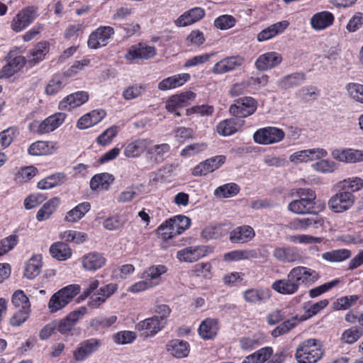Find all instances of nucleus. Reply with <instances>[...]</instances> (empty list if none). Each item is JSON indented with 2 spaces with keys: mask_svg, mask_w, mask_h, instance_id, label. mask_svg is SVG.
<instances>
[{
  "mask_svg": "<svg viewBox=\"0 0 363 363\" xmlns=\"http://www.w3.org/2000/svg\"><path fill=\"white\" fill-rule=\"evenodd\" d=\"M320 278L318 272L311 268L298 266L292 268L286 278L274 281L272 289L282 295L296 294L301 284L311 286Z\"/></svg>",
  "mask_w": 363,
  "mask_h": 363,
  "instance_id": "f257e3e1",
  "label": "nucleus"
},
{
  "mask_svg": "<svg viewBox=\"0 0 363 363\" xmlns=\"http://www.w3.org/2000/svg\"><path fill=\"white\" fill-rule=\"evenodd\" d=\"M323 354L324 350L320 340L309 338L298 345L294 357L298 363H317Z\"/></svg>",
  "mask_w": 363,
  "mask_h": 363,
  "instance_id": "f03ea898",
  "label": "nucleus"
},
{
  "mask_svg": "<svg viewBox=\"0 0 363 363\" xmlns=\"http://www.w3.org/2000/svg\"><path fill=\"white\" fill-rule=\"evenodd\" d=\"M167 272L164 265H154L146 269L142 275L143 280L135 282L128 287V291L136 294L152 288L160 282V277Z\"/></svg>",
  "mask_w": 363,
  "mask_h": 363,
  "instance_id": "7ed1b4c3",
  "label": "nucleus"
},
{
  "mask_svg": "<svg viewBox=\"0 0 363 363\" xmlns=\"http://www.w3.org/2000/svg\"><path fill=\"white\" fill-rule=\"evenodd\" d=\"M81 287L79 284H69L55 292L50 297L48 308L51 313H57L68 305L79 294Z\"/></svg>",
  "mask_w": 363,
  "mask_h": 363,
  "instance_id": "20e7f679",
  "label": "nucleus"
},
{
  "mask_svg": "<svg viewBox=\"0 0 363 363\" xmlns=\"http://www.w3.org/2000/svg\"><path fill=\"white\" fill-rule=\"evenodd\" d=\"M38 16V9L30 6L22 9L11 22V28L16 33L21 32L28 28Z\"/></svg>",
  "mask_w": 363,
  "mask_h": 363,
  "instance_id": "39448f33",
  "label": "nucleus"
},
{
  "mask_svg": "<svg viewBox=\"0 0 363 363\" xmlns=\"http://www.w3.org/2000/svg\"><path fill=\"white\" fill-rule=\"evenodd\" d=\"M284 131L275 126H267L257 130L253 134L254 141L259 145H272L283 140Z\"/></svg>",
  "mask_w": 363,
  "mask_h": 363,
  "instance_id": "423d86ee",
  "label": "nucleus"
},
{
  "mask_svg": "<svg viewBox=\"0 0 363 363\" xmlns=\"http://www.w3.org/2000/svg\"><path fill=\"white\" fill-rule=\"evenodd\" d=\"M212 252L213 247L208 245H191L177 251L176 257L180 262L192 263Z\"/></svg>",
  "mask_w": 363,
  "mask_h": 363,
  "instance_id": "0eeeda50",
  "label": "nucleus"
},
{
  "mask_svg": "<svg viewBox=\"0 0 363 363\" xmlns=\"http://www.w3.org/2000/svg\"><path fill=\"white\" fill-rule=\"evenodd\" d=\"M257 108V101L250 96L239 98L230 107L232 115L238 118H245L253 114Z\"/></svg>",
  "mask_w": 363,
  "mask_h": 363,
  "instance_id": "6e6552de",
  "label": "nucleus"
},
{
  "mask_svg": "<svg viewBox=\"0 0 363 363\" xmlns=\"http://www.w3.org/2000/svg\"><path fill=\"white\" fill-rule=\"evenodd\" d=\"M355 201V196L350 191L340 188L328 201L329 207L335 213H342L350 208Z\"/></svg>",
  "mask_w": 363,
  "mask_h": 363,
  "instance_id": "1a4fd4ad",
  "label": "nucleus"
},
{
  "mask_svg": "<svg viewBox=\"0 0 363 363\" xmlns=\"http://www.w3.org/2000/svg\"><path fill=\"white\" fill-rule=\"evenodd\" d=\"M102 345V340L91 337L81 342L73 352V357L77 362H83L96 352Z\"/></svg>",
  "mask_w": 363,
  "mask_h": 363,
  "instance_id": "9d476101",
  "label": "nucleus"
},
{
  "mask_svg": "<svg viewBox=\"0 0 363 363\" xmlns=\"http://www.w3.org/2000/svg\"><path fill=\"white\" fill-rule=\"evenodd\" d=\"M114 35V30L111 26H100L94 30L89 36L88 47L97 49L106 46Z\"/></svg>",
  "mask_w": 363,
  "mask_h": 363,
  "instance_id": "9b49d317",
  "label": "nucleus"
},
{
  "mask_svg": "<svg viewBox=\"0 0 363 363\" xmlns=\"http://www.w3.org/2000/svg\"><path fill=\"white\" fill-rule=\"evenodd\" d=\"M245 59L240 55L226 57L216 62L211 68V72L215 74H224L233 72L243 65Z\"/></svg>",
  "mask_w": 363,
  "mask_h": 363,
  "instance_id": "f8f14e48",
  "label": "nucleus"
},
{
  "mask_svg": "<svg viewBox=\"0 0 363 363\" xmlns=\"http://www.w3.org/2000/svg\"><path fill=\"white\" fill-rule=\"evenodd\" d=\"M86 308L83 306L69 313L66 317L56 322L57 331L62 335L70 333L74 326L86 314Z\"/></svg>",
  "mask_w": 363,
  "mask_h": 363,
  "instance_id": "ddd939ff",
  "label": "nucleus"
},
{
  "mask_svg": "<svg viewBox=\"0 0 363 363\" xmlns=\"http://www.w3.org/2000/svg\"><path fill=\"white\" fill-rule=\"evenodd\" d=\"M196 98V94L191 91L183 92L171 96L166 102V109L168 112L180 116L179 108L188 106Z\"/></svg>",
  "mask_w": 363,
  "mask_h": 363,
  "instance_id": "4468645a",
  "label": "nucleus"
},
{
  "mask_svg": "<svg viewBox=\"0 0 363 363\" xmlns=\"http://www.w3.org/2000/svg\"><path fill=\"white\" fill-rule=\"evenodd\" d=\"M157 51L154 46L143 43L132 45L125 55L128 61H136L138 60H148L156 55Z\"/></svg>",
  "mask_w": 363,
  "mask_h": 363,
  "instance_id": "2eb2a0df",
  "label": "nucleus"
},
{
  "mask_svg": "<svg viewBox=\"0 0 363 363\" xmlns=\"http://www.w3.org/2000/svg\"><path fill=\"white\" fill-rule=\"evenodd\" d=\"M328 152L323 148L303 150L294 152L289 156V161L294 164L308 162L325 157Z\"/></svg>",
  "mask_w": 363,
  "mask_h": 363,
  "instance_id": "dca6fc26",
  "label": "nucleus"
},
{
  "mask_svg": "<svg viewBox=\"0 0 363 363\" xmlns=\"http://www.w3.org/2000/svg\"><path fill=\"white\" fill-rule=\"evenodd\" d=\"M166 324L163 319L159 320L154 315L139 322L136 325V328L140 332V335L144 337H152L158 332L162 330Z\"/></svg>",
  "mask_w": 363,
  "mask_h": 363,
  "instance_id": "f3484780",
  "label": "nucleus"
},
{
  "mask_svg": "<svg viewBox=\"0 0 363 363\" xmlns=\"http://www.w3.org/2000/svg\"><path fill=\"white\" fill-rule=\"evenodd\" d=\"M225 160L226 157L221 155L208 158L196 165L193 169L192 174L197 177L206 175L207 174L218 169L225 163Z\"/></svg>",
  "mask_w": 363,
  "mask_h": 363,
  "instance_id": "a211bd4d",
  "label": "nucleus"
},
{
  "mask_svg": "<svg viewBox=\"0 0 363 363\" xmlns=\"http://www.w3.org/2000/svg\"><path fill=\"white\" fill-rule=\"evenodd\" d=\"M332 157L340 162L345 163H357L363 162V150L352 148L335 149L331 152Z\"/></svg>",
  "mask_w": 363,
  "mask_h": 363,
  "instance_id": "6ab92c4d",
  "label": "nucleus"
},
{
  "mask_svg": "<svg viewBox=\"0 0 363 363\" xmlns=\"http://www.w3.org/2000/svg\"><path fill=\"white\" fill-rule=\"evenodd\" d=\"M273 257L283 263H294L301 259L298 248L292 246L276 247L273 251Z\"/></svg>",
  "mask_w": 363,
  "mask_h": 363,
  "instance_id": "aec40b11",
  "label": "nucleus"
},
{
  "mask_svg": "<svg viewBox=\"0 0 363 363\" xmlns=\"http://www.w3.org/2000/svg\"><path fill=\"white\" fill-rule=\"evenodd\" d=\"M282 62L281 55L277 52H268L258 57L255 62L259 71H267L277 67Z\"/></svg>",
  "mask_w": 363,
  "mask_h": 363,
  "instance_id": "412c9836",
  "label": "nucleus"
},
{
  "mask_svg": "<svg viewBox=\"0 0 363 363\" xmlns=\"http://www.w3.org/2000/svg\"><path fill=\"white\" fill-rule=\"evenodd\" d=\"M89 99V94L86 91H77L64 98L59 104V108L62 111H70L80 106Z\"/></svg>",
  "mask_w": 363,
  "mask_h": 363,
  "instance_id": "4be33fe9",
  "label": "nucleus"
},
{
  "mask_svg": "<svg viewBox=\"0 0 363 363\" xmlns=\"http://www.w3.org/2000/svg\"><path fill=\"white\" fill-rule=\"evenodd\" d=\"M59 148L58 143L55 141H36L32 143L28 152L30 155L41 156L54 154Z\"/></svg>",
  "mask_w": 363,
  "mask_h": 363,
  "instance_id": "5701e85b",
  "label": "nucleus"
},
{
  "mask_svg": "<svg viewBox=\"0 0 363 363\" xmlns=\"http://www.w3.org/2000/svg\"><path fill=\"white\" fill-rule=\"evenodd\" d=\"M244 300L250 304L266 303L271 297L270 291L264 288H252L242 293Z\"/></svg>",
  "mask_w": 363,
  "mask_h": 363,
  "instance_id": "b1692460",
  "label": "nucleus"
},
{
  "mask_svg": "<svg viewBox=\"0 0 363 363\" xmlns=\"http://www.w3.org/2000/svg\"><path fill=\"white\" fill-rule=\"evenodd\" d=\"M245 121L236 118H231L223 120L218 123L216 126L217 132L223 136H230L237 133L244 125Z\"/></svg>",
  "mask_w": 363,
  "mask_h": 363,
  "instance_id": "393cba45",
  "label": "nucleus"
},
{
  "mask_svg": "<svg viewBox=\"0 0 363 363\" xmlns=\"http://www.w3.org/2000/svg\"><path fill=\"white\" fill-rule=\"evenodd\" d=\"M66 118V114L62 112L52 114L43 121L38 126L37 132L45 134L52 132L62 124Z\"/></svg>",
  "mask_w": 363,
  "mask_h": 363,
  "instance_id": "a878e982",
  "label": "nucleus"
},
{
  "mask_svg": "<svg viewBox=\"0 0 363 363\" xmlns=\"http://www.w3.org/2000/svg\"><path fill=\"white\" fill-rule=\"evenodd\" d=\"M106 113L103 109H95L83 115L77 121V127L84 130L89 128L101 121Z\"/></svg>",
  "mask_w": 363,
  "mask_h": 363,
  "instance_id": "bb28decb",
  "label": "nucleus"
},
{
  "mask_svg": "<svg viewBox=\"0 0 363 363\" xmlns=\"http://www.w3.org/2000/svg\"><path fill=\"white\" fill-rule=\"evenodd\" d=\"M255 236L254 229L250 225H243L230 232L229 240L233 243H246L252 240Z\"/></svg>",
  "mask_w": 363,
  "mask_h": 363,
  "instance_id": "cd10ccee",
  "label": "nucleus"
},
{
  "mask_svg": "<svg viewBox=\"0 0 363 363\" xmlns=\"http://www.w3.org/2000/svg\"><path fill=\"white\" fill-rule=\"evenodd\" d=\"M289 26L288 21H282L275 23L267 28L262 30L257 35L259 42H264L270 40L279 34L284 32Z\"/></svg>",
  "mask_w": 363,
  "mask_h": 363,
  "instance_id": "c85d7f7f",
  "label": "nucleus"
},
{
  "mask_svg": "<svg viewBox=\"0 0 363 363\" xmlns=\"http://www.w3.org/2000/svg\"><path fill=\"white\" fill-rule=\"evenodd\" d=\"M334 21V15L330 11H324L315 13L311 18L310 23L315 30H322L332 26Z\"/></svg>",
  "mask_w": 363,
  "mask_h": 363,
  "instance_id": "c756f323",
  "label": "nucleus"
},
{
  "mask_svg": "<svg viewBox=\"0 0 363 363\" xmlns=\"http://www.w3.org/2000/svg\"><path fill=\"white\" fill-rule=\"evenodd\" d=\"M167 351L176 358H184L188 356L190 352V345L188 342L174 339L169 341L166 345Z\"/></svg>",
  "mask_w": 363,
  "mask_h": 363,
  "instance_id": "7c9ffc66",
  "label": "nucleus"
},
{
  "mask_svg": "<svg viewBox=\"0 0 363 363\" xmlns=\"http://www.w3.org/2000/svg\"><path fill=\"white\" fill-rule=\"evenodd\" d=\"M106 263V259L101 253L89 252L82 257L83 268L87 271H96L101 268Z\"/></svg>",
  "mask_w": 363,
  "mask_h": 363,
  "instance_id": "2f4dec72",
  "label": "nucleus"
},
{
  "mask_svg": "<svg viewBox=\"0 0 363 363\" xmlns=\"http://www.w3.org/2000/svg\"><path fill=\"white\" fill-rule=\"evenodd\" d=\"M190 78L191 76L188 73L174 74L162 79L158 84V89L162 91L176 89L184 85L190 79Z\"/></svg>",
  "mask_w": 363,
  "mask_h": 363,
  "instance_id": "473e14b6",
  "label": "nucleus"
},
{
  "mask_svg": "<svg viewBox=\"0 0 363 363\" xmlns=\"http://www.w3.org/2000/svg\"><path fill=\"white\" fill-rule=\"evenodd\" d=\"M323 223L322 218H318L317 216H313L310 218H295L291 220L286 225V227L293 230H306L308 228L313 226L318 228Z\"/></svg>",
  "mask_w": 363,
  "mask_h": 363,
  "instance_id": "72a5a7b5",
  "label": "nucleus"
},
{
  "mask_svg": "<svg viewBox=\"0 0 363 363\" xmlns=\"http://www.w3.org/2000/svg\"><path fill=\"white\" fill-rule=\"evenodd\" d=\"M219 330L218 322L215 318H206L203 320L198 329L199 334L203 340L213 339Z\"/></svg>",
  "mask_w": 363,
  "mask_h": 363,
  "instance_id": "f704fd0d",
  "label": "nucleus"
},
{
  "mask_svg": "<svg viewBox=\"0 0 363 363\" xmlns=\"http://www.w3.org/2000/svg\"><path fill=\"white\" fill-rule=\"evenodd\" d=\"M205 15V11L200 7H195L181 15L176 21L178 26L184 27L201 20Z\"/></svg>",
  "mask_w": 363,
  "mask_h": 363,
  "instance_id": "c9c22d12",
  "label": "nucleus"
},
{
  "mask_svg": "<svg viewBox=\"0 0 363 363\" xmlns=\"http://www.w3.org/2000/svg\"><path fill=\"white\" fill-rule=\"evenodd\" d=\"M50 50V44L47 41H40L30 50L28 62L30 65H35L45 59Z\"/></svg>",
  "mask_w": 363,
  "mask_h": 363,
  "instance_id": "e433bc0d",
  "label": "nucleus"
},
{
  "mask_svg": "<svg viewBox=\"0 0 363 363\" xmlns=\"http://www.w3.org/2000/svg\"><path fill=\"white\" fill-rule=\"evenodd\" d=\"M150 145L147 139L137 140L128 144L124 149V155L127 157H138L143 153Z\"/></svg>",
  "mask_w": 363,
  "mask_h": 363,
  "instance_id": "4c0bfd02",
  "label": "nucleus"
},
{
  "mask_svg": "<svg viewBox=\"0 0 363 363\" xmlns=\"http://www.w3.org/2000/svg\"><path fill=\"white\" fill-rule=\"evenodd\" d=\"M175 236L183 233L191 225V219L184 215H177L167 220Z\"/></svg>",
  "mask_w": 363,
  "mask_h": 363,
  "instance_id": "58836bf2",
  "label": "nucleus"
},
{
  "mask_svg": "<svg viewBox=\"0 0 363 363\" xmlns=\"http://www.w3.org/2000/svg\"><path fill=\"white\" fill-rule=\"evenodd\" d=\"M113 181V176L109 173L97 174L91 179L90 188L94 191L108 190Z\"/></svg>",
  "mask_w": 363,
  "mask_h": 363,
  "instance_id": "ea45409f",
  "label": "nucleus"
},
{
  "mask_svg": "<svg viewBox=\"0 0 363 363\" xmlns=\"http://www.w3.org/2000/svg\"><path fill=\"white\" fill-rule=\"evenodd\" d=\"M41 268V255H34L26 263L24 276L29 279H33L40 274Z\"/></svg>",
  "mask_w": 363,
  "mask_h": 363,
  "instance_id": "a19ab883",
  "label": "nucleus"
},
{
  "mask_svg": "<svg viewBox=\"0 0 363 363\" xmlns=\"http://www.w3.org/2000/svg\"><path fill=\"white\" fill-rule=\"evenodd\" d=\"M228 229L225 224L208 225L202 230L201 236L206 240L218 239L227 235Z\"/></svg>",
  "mask_w": 363,
  "mask_h": 363,
  "instance_id": "79ce46f5",
  "label": "nucleus"
},
{
  "mask_svg": "<svg viewBox=\"0 0 363 363\" xmlns=\"http://www.w3.org/2000/svg\"><path fill=\"white\" fill-rule=\"evenodd\" d=\"M257 257L258 252L256 250H235L225 253L223 259L226 262H237Z\"/></svg>",
  "mask_w": 363,
  "mask_h": 363,
  "instance_id": "37998d69",
  "label": "nucleus"
},
{
  "mask_svg": "<svg viewBox=\"0 0 363 363\" xmlns=\"http://www.w3.org/2000/svg\"><path fill=\"white\" fill-rule=\"evenodd\" d=\"M66 179V175L64 173L57 172L40 180L37 186L43 190L50 189L63 184Z\"/></svg>",
  "mask_w": 363,
  "mask_h": 363,
  "instance_id": "c03bdc74",
  "label": "nucleus"
},
{
  "mask_svg": "<svg viewBox=\"0 0 363 363\" xmlns=\"http://www.w3.org/2000/svg\"><path fill=\"white\" fill-rule=\"evenodd\" d=\"M170 150V145L167 143L155 145L147 149V155L148 159L155 163H160L164 159V155Z\"/></svg>",
  "mask_w": 363,
  "mask_h": 363,
  "instance_id": "a18cd8bd",
  "label": "nucleus"
},
{
  "mask_svg": "<svg viewBox=\"0 0 363 363\" xmlns=\"http://www.w3.org/2000/svg\"><path fill=\"white\" fill-rule=\"evenodd\" d=\"M60 205V199L57 197H53L43 204L38 210L36 214V218L38 221H43L48 219L55 211Z\"/></svg>",
  "mask_w": 363,
  "mask_h": 363,
  "instance_id": "49530a36",
  "label": "nucleus"
},
{
  "mask_svg": "<svg viewBox=\"0 0 363 363\" xmlns=\"http://www.w3.org/2000/svg\"><path fill=\"white\" fill-rule=\"evenodd\" d=\"M50 253L52 257L58 260H66L72 256V250L69 245L63 242H56L51 245Z\"/></svg>",
  "mask_w": 363,
  "mask_h": 363,
  "instance_id": "de8ad7c7",
  "label": "nucleus"
},
{
  "mask_svg": "<svg viewBox=\"0 0 363 363\" xmlns=\"http://www.w3.org/2000/svg\"><path fill=\"white\" fill-rule=\"evenodd\" d=\"M351 255L350 250L342 248L325 252L321 255V257L328 262H341L349 259Z\"/></svg>",
  "mask_w": 363,
  "mask_h": 363,
  "instance_id": "09e8293b",
  "label": "nucleus"
},
{
  "mask_svg": "<svg viewBox=\"0 0 363 363\" xmlns=\"http://www.w3.org/2000/svg\"><path fill=\"white\" fill-rule=\"evenodd\" d=\"M90 208L91 205L89 202L80 203L67 213L65 219L69 223L77 222L83 218Z\"/></svg>",
  "mask_w": 363,
  "mask_h": 363,
  "instance_id": "8fccbe9b",
  "label": "nucleus"
},
{
  "mask_svg": "<svg viewBox=\"0 0 363 363\" xmlns=\"http://www.w3.org/2000/svg\"><path fill=\"white\" fill-rule=\"evenodd\" d=\"M272 352L273 350L272 347H262L247 356L242 363H264L271 357Z\"/></svg>",
  "mask_w": 363,
  "mask_h": 363,
  "instance_id": "3c124183",
  "label": "nucleus"
},
{
  "mask_svg": "<svg viewBox=\"0 0 363 363\" xmlns=\"http://www.w3.org/2000/svg\"><path fill=\"white\" fill-rule=\"evenodd\" d=\"M67 84V78L60 74H55L48 82L45 87V93L48 95H55L60 92Z\"/></svg>",
  "mask_w": 363,
  "mask_h": 363,
  "instance_id": "603ef678",
  "label": "nucleus"
},
{
  "mask_svg": "<svg viewBox=\"0 0 363 363\" xmlns=\"http://www.w3.org/2000/svg\"><path fill=\"white\" fill-rule=\"evenodd\" d=\"M306 80V74L303 72H296L283 77L280 86L285 89H291L299 86Z\"/></svg>",
  "mask_w": 363,
  "mask_h": 363,
  "instance_id": "864d4df0",
  "label": "nucleus"
},
{
  "mask_svg": "<svg viewBox=\"0 0 363 363\" xmlns=\"http://www.w3.org/2000/svg\"><path fill=\"white\" fill-rule=\"evenodd\" d=\"M240 191L239 186L235 183H228L217 187L214 196L219 198H230L236 196Z\"/></svg>",
  "mask_w": 363,
  "mask_h": 363,
  "instance_id": "5fc2aeb1",
  "label": "nucleus"
},
{
  "mask_svg": "<svg viewBox=\"0 0 363 363\" xmlns=\"http://www.w3.org/2000/svg\"><path fill=\"white\" fill-rule=\"evenodd\" d=\"M38 173V170L34 166H27L18 169L14 174L16 182L24 183L33 178Z\"/></svg>",
  "mask_w": 363,
  "mask_h": 363,
  "instance_id": "6e6d98bb",
  "label": "nucleus"
},
{
  "mask_svg": "<svg viewBox=\"0 0 363 363\" xmlns=\"http://www.w3.org/2000/svg\"><path fill=\"white\" fill-rule=\"evenodd\" d=\"M313 203L303 199H296L289 203L288 209L296 214H306L311 213Z\"/></svg>",
  "mask_w": 363,
  "mask_h": 363,
  "instance_id": "4d7b16f0",
  "label": "nucleus"
},
{
  "mask_svg": "<svg viewBox=\"0 0 363 363\" xmlns=\"http://www.w3.org/2000/svg\"><path fill=\"white\" fill-rule=\"evenodd\" d=\"M339 187L345 191L354 192L359 191L363 187V179L358 177H350L340 182Z\"/></svg>",
  "mask_w": 363,
  "mask_h": 363,
  "instance_id": "13d9d810",
  "label": "nucleus"
},
{
  "mask_svg": "<svg viewBox=\"0 0 363 363\" xmlns=\"http://www.w3.org/2000/svg\"><path fill=\"white\" fill-rule=\"evenodd\" d=\"M60 238L66 242L81 244L86 241L87 235L77 230H68L61 233Z\"/></svg>",
  "mask_w": 363,
  "mask_h": 363,
  "instance_id": "bf43d9fd",
  "label": "nucleus"
},
{
  "mask_svg": "<svg viewBox=\"0 0 363 363\" xmlns=\"http://www.w3.org/2000/svg\"><path fill=\"white\" fill-rule=\"evenodd\" d=\"M117 320L116 315H111L109 317H96L91 320L90 327L93 328L96 330H100L104 328H107L113 325Z\"/></svg>",
  "mask_w": 363,
  "mask_h": 363,
  "instance_id": "052dcab7",
  "label": "nucleus"
},
{
  "mask_svg": "<svg viewBox=\"0 0 363 363\" xmlns=\"http://www.w3.org/2000/svg\"><path fill=\"white\" fill-rule=\"evenodd\" d=\"M359 298V296L357 294L340 297L334 302V308L336 310H347L354 306Z\"/></svg>",
  "mask_w": 363,
  "mask_h": 363,
  "instance_id": "680f3d73",
  "label": "nucleus"
},
{
  "mask_svg": "<svg viewBox=\"0 0 363 363\" xmlns=\"http://www.w3.org/2000/svg\"><path fill=\"white\" fill-rule=\"evenodd\" d=\"M314 170L321 173H332L337 169V164L330 160H320L312 164Z\"/></svg>",
  "mask_w": 363,
  "mask_h": 363,
  "instance_id": "e2e57ef3",
  "label": "nucleus"
},
{
  "mask_svg": "<svg viewBox=\"0 0 363 363\" xmlns=\"http://www.w3.org/2000/svg\"><path fill=\"white\" fill-rule=\"evenodd\" d=\"M296 325L297 317H294L291 319L286 320L272 331V335L274 337H277L281 335L286 334L295 328Z\"/></svg>",
  "mask_w": 363,
  "mask_h": 363,
  "instance_id": "0e129e2a",
  "label": "nucleus"
},
{
  "mask_svg": "<svg viewBox=\"0 0 363 363\" xmlns=\"http://www.w3.org/2000/svg\"><path fill=\"white\" fill-rule=\"evenodd\" d=\"M118 131L119 128L117 125H113L107 128L98 136L96 139L98 144L102 146H106L108 145L112 141V140L116 136Z\"/></svg>",
  "mask_w": 363,
  "mask_h": 363,
  "instance_id": "69168bd1",
  "label": "nucleus"
},
{
  "mask_svg": "<svg viewBox=\"0 0 363 363\" xmlns=\"http://www.w3.org/2000/svg\"><path fill=\"white\" fill-rule=\"evenodd\" d=\"M328 303L329 301L328 299H323L314 303H311V301H308L303 303V308L306 312L308 317H312L325 308Z\"/></svg>",
  "mask_w": 363,
  "mask_h": 363,
  "instance_id": "338daca9",
  "label": "nucleus"
},
{
  "mask_svg": "<svg viewBox=\"0 0 363 363\" xmlns=\"http://www.w3.org/2000/svg\"><path fill=\"white\" fill-rule=\"evenodd\" d=\"M236 23L235 18L228 14L221 15L214 21V26L220 30H228L233 28Z\"/></svg>",
  "mask_w": 363,
  "mask_h": 363,
  "instance_id": "774afa93",
  "label": "nucleus"
}]
</instances>
